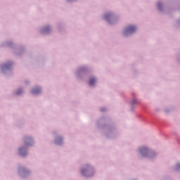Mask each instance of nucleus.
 <instances>
[{
  "mask_svg": "<svg viewBox=\"0 0 180 180\" xmlns=\"http://www.w3.org/2000/svg\"><path fill=\"white\" fill-rule=\"evenodd\" d=\"M140 153L143 157H146L148 154V149L146 147H143L140 149Z\"/></svg>",
  "mask_w": 180,
  "mask_h": 180,
  "instance_id": "2",
  "label": "nucleus"
},
{
  "mask_svg": "<svg viewBox=\"0 0 180 180\" xmlns=\"http://www.w3.org/2000/svg\"><path fill=\"white\" fill-rule=\"evenodd\" d=\"M105 18L106 20H109V18H110V14H106L105 15Z\"/></svg>",
  "mask_w": 180,
  "mask_h": 180,
  "instance_id": "8",
  "label": "nucleus"
},
{
  "mask_svg": "<svg viewBox=\"0 0 180 180\" xmlns=\"http://www.w3.org/2000/svg\"><path fill=\"white\" fill-rule=\"evenodd\" d=\"M95 82H96V80L94 78H91L89 82V85L92 86L95 84Z\"/></svg>",
  "mask_w": 180,
  "mask_h": 180,
  "instance_id": "4",
  "label": "nucleus"
},
{
  "mask_svg": "<svg viewBox=\"0 0 180 180\" xmlns=\"http://www.w3.org/2000/svg\"><path fill=\"white\" fill-rule=\"evenodd\" d=\"M11 65L12 64H6L4 65L3 68H9Z\"/></svg>",
  "mask_w": 180,
  "mask_h": 180,
  "instance_id": "7",
  "label": "nucleus"
},
{
  "mask_svg": "<svg viewBox=\"0 0 180 180\" xmlns=\"http://www.w3.org/2000/svg\"><path fill=\"white\" fill-rule=\"evenodd\" d=\"M19 154L20 155H26V149L21 148L19 149Z\"/></svg>",
  "mask_w": 180,
  "mask_h": 180,
  "instance_id": "3",
  "label": "nucleus"
},
{
  "mask_svg": "<svg viewBox=\"0 0 180 180\" xmlns=\"http://www.w3.org/2000/svg\"><path fill=\"white\" fill-rule=\"evenodd\" d=\"M59 140H62V139H61V138H60V139H59Z\"/></svg>",
  "mask_w": 180,
  "mask_h": 180,
  "instance_id": "15",
  "label": "nucleus"
},
{
  "mask_svg": "<svg viewBox=\"0 0 180 180\" xmlns=\"http://www.w3.org/2000/svg\"><path fill=\"white\" fill-rule=\"evenodd\" d=\"M49 29H50V28H49V27H47L45 28L44 30H45V32H48V30H49Z\"/></svg>",
  "mask_w": 180,
  "mask_h": 180,
  "instance_id": "10",
  "label": "nucleus"
},
{
  "mask_svg": "<svg viewBox=\"0 0 180 180\" xmlns=\"http://www.w3.org/2000/svg\"><path fill=\"white\" fill-rule=\"evenodd\" d=\"M158 8H160V7H161L160 3H158Z\"/></svg>",
  "mask_w": 180,
  "mask_h": 180,
  "instance_id": "12",
  "label": "nucleus"
},
{
  "mask_svg": "<svg viewBox=\"0 0 180 180\" xmlns=\"http://www.w3.org/2000/svg\"><path fill=\"white\" fill-rule=\"evenodd\" d=\"M82 174L83 175H85V170H82Z\"/></svg>",
  "mask_w": 180,
  "mask_h": 180,
  "instance_id": "11",
  "label": "nucleus"
},
{
  "mask_svg": "<svg viewBox=\"0 0 180 180\" xmlns=\"http://www.w3.org/2000/svg\"><path fill=\"white\" fill-rule=\"evenodd\" d=\"M29 141H32V139H25V144L27 145V146H29Z\"/></svg>",
  "mask_w": 180,
  "mask_h": 180,
  "instance_id": "6",
  "label": "nucleus"
},
{
  "mask_svg": "<svg viewBox=\"0 0 180 180\" xmlns=\"http://www.w3.org/2000/svg\"><path fill=\"white\" fill-rule=\"evenodd\" d=\"M138 101L136 99L132 100V105H134L135 103H137Z\"/></svg>",
  "mask_w": 180,
  "mask_h": 180,
  "instance_id": "9",
  "label": "nucleus"
},
{
  "mask_svg": "<svg viewBox=\"0 0 180 180\" xmlns=\"http://www.w3.org/2000/svg\"><path fill=\"white\" fill-rule=\"evenodd\" d=\"M40 92V88L39 89H33L32 94H39Z\"/></svg>",
  "mask_w": 180,
  "mask_h": 180,
  "instance_id": "5",
  "label": "nucleus"
},
{
  "mask_svg": "<svg viewBox=\"0 0 180 180\" xmlns=\"http://www.w3.org/2000/svg\"><path fill=\"white\" fill-rule=\"evenodd\" d=\"M56 143H58V139L56 141Z\"/></svg>",
  "mask_w": 180,
  "mask_h": 180,
  "instance_id": "14",
  "label": "nucleus"
},
{
  "mask_svg": "<svg viewBox=\"0 0 180 180\" xmlns=\"http://www.w3.org/2000/svg\"><path fill=\"white\" fill-rule=\"evenodd\" d=\"M136 32V27L130 25L129 27H127L124 32V34H129L130 33H134Z\"/></svg>",
  "mask_w": 180,
  "mask_h": 180,
  "instance_id": "1",
  "label": "nucleus"
},
{
  "mask_svg": "<svg viewBox=\"0 0 180 180\" xmlns=\"http://www.w3.org/2000/svg\"><path fill=\"white\" fill-rule=\"evenodd\" d=\"M17 95H20V91H18Z\"/></svg>",
  "mask_w": 180,
  "mask_h": 180,
  "instance_id": "13",
  "label": "nucleus"
}]
</instances>
